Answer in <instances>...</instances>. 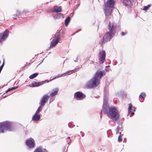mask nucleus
<instances>
[{
  "mask_svg": "<svg viewBox=\"0 0 152 152\" xmlns=\"http://www.w3.org/2000/svg\"><path fill=\"white\" fill-rule=\"evenodd\" d=\"M40 118V115L38 114L35 113L32 117V120L34 121H38Z\"/></svg>",
  "mask_w": 152,
  "mask_h": 152,
  "instance_id": "dca6fc26",
  "label": "nucleus"
},
{
  "mask_svg": "<svg viewBox=\"0 0 152 152\" xmlns=\"http://www.w3.org/2000/svg\"><path fill=\"white\" fill-rule=\"evenodd\" d=\"M66 76V75H64V73L62 74H59L58 75H57L56 76V77L57 78H58L60 77H61L63 76Z\"/></svg>",
  "mask_w": 152,
  "mask_h": 152,
  "instance_id": "c85d7f7f",
  "label": "nucleus"
},
{
  "mask_svg": "<svg viewBox=\"0 0 152 152\" xmlns=\"http://www.w3.org/2000/svg\"><path fill=\"white\" fill-rule=\"evenodd\" d=\"M107 5V6L105 7L104 9L106 18H107L112 12L114 8V0H108Z\"/></svg>",
  "mask_w": 152,
  "mask_h": 152,
  "instance_id": "20e7f679",
  "label": "nucleus"
},
{
  "mask_svg": "<svg viewBox=\"0 0 152 152\" xmlns=\"http://www.w3.org/2000/svg\"><path fill=\"white\" fill-rule=\"evenodd\" d=\"M34 152H48V151L43 147L40 145L37 147Z\"/></svg>",
  "mask_w": 152,
  "mask_h": 152,
  "instance_id": "2eb2a0df",
  "label": "nucleus"
},
{
  "mask_svg": "<svg viewBox=\"0 0 152 152\" xmlns=\"http://www.w3.org/2000/svg\"><path fill=\"white\" fill-rule=\"evenodd\" d=\"M63 15L61 13H58L56 15H54L53 17L55 19H58L59 18L61 17H62Z\"/></svg>",
  "mask_w": 152,
  "mask_h": 152,
  "instance_id": "6ab92c4d",
  "label": "nucleus"
},
{
  "mask_svg": "<svg viewBox=\"0 0 152 152\" xmlns=\"http://www.w3.org/2000/svg\"><path fill=\"white\" fill-rule=\"evenodd\" d=\"M38 73H34L29 76V78L30 79H33L36 77L38 75Z\"/></svg>",
  "mask_w": 152,
  "mask_h": 152,
  "instance_id": "5701e85b",
  "label": "nucleus"
},
{
  "mask_svg": "<svg viewBox=\"0 0 152 152\" xmlns=\"http://www.w3.org/2000/svg\"><path fill=\"white\" fill-rule=\"evenodd\" d=\"M61 7H59L57 8L54 9V12H61Z\"/></svg>",
  "mask_w": 152,
  "mask_h": 152,
  "instance_id": "393cba45",
  "label": "nucleus"
},
{
  "mask_svg": "<svg viewBox=\"0 0 152 152\" xmlns=\"http://www.w3.org/2000/svg\"><path fill=\"white\" fill-rule=\"evenodd\" d=\"M113 34L110 32H107L104 35L103 39L101 40L102 44L105 42L109 41L113 38Z\"/></svg>",
  "mask_w": 152,
  "mask_h": 152,
  "instance_id": "0eeeda50",
  "label": "nucleus"
},
{
  "mask_svg": "<svg viewBox=\"0 0 152 152\" xmlns=\"http://www.w3.org/2000/svg\"><path fill=\"white\" fill-rule=\"evenodd\" d=\"M143 96H146V94L144 92L141 93L139 95V97L142 100V101H141V102H143L144 100V98L143 97Z\"/></svg>",
  "mask_w": 152,
  "mask_h": 152,
  "instance_id": "412c9836",
  "label": "nucleus"
},
{
  "mask_svg": "<svg viewBox=\"0 0 152 152\" xmlns=\"http://www.w3.org/2000/svg\"><path fill=\"white\" fill-rule=\"evenodd\" d=\"M1 87H0V89H1Z\"/></svg>",
  "mask_w": 152,
  "mask_h": 152,
  "instance_id": "a19ab883",
  "label": "nucleus"
},
{
  "mask_svg": "<svg viewBox=\"0 0 152 152\" xmlns=\"http://www.w3.org/2000/svg\"><path fill=\"white\" fill-rule=\"evenodd\" d=\"M77 69H76L72 70L70 71H68L66 72L65 73H64V75H66V76L67 75H71L73 73L75 72Z\"/></svg>",
  "mask_w": 152,
  "mask_h": 152,
  "instance_id": "a211bd4d",
  "label": "nucleus"
},
{
  "mask_svg": "<svg viewBox=\"0 0 152 152\" xmlns=\"http://www.w3.org/2000/svg\"><path fill=\"white\" fill-rule=\"evenodd\" d=\"M61 39L60 31L57 30L54 37L51 38L53 39L49 47V49L55 47L59 42Z\"/></svg>",
  "mask_w": 152,
  "mask_h": 152,
  "instance_id": "39448f33",
  "label": "nucleus"
},
{
  "mask_svg": "<svg viewBox=\"0 0 152 152\" xmlns=\"http://www.w3.org/2000/svg\"><path fill=\"white\" fill-rule=\"evenodd\" d=\"M26 144L29 148H32L35 145L34 140L32 138H30L26 141Z\"/></svg>",
  "mask_w": 152,
  "mask_h": 152,
  "instance_id": "ddd939ff",
  "label": "nucleus"
},
{
  "mask_svg": "<svg viewBox=\"0 0 152 152\" xmlns=\"http://www.w3.org/2000/svg\"><path fill=\"white\" fill-rule=\"evenodd\" d=\"M67 142H68V144H69L71 141L70 137H69L67 138Z\"/></svg>",
  "mask_w": 152,
  "mask_h": 152,
  "instance_id": "473e14b6",
  "label": "nucleus"
},
{
  "mask_svg": "<svg viewBox=\"0 0 152 152\" xmlns=\"http://www.w3.org/2000/svg\"><path fill=\"white\" fill-rule=\"evenodd\" d=\"M92 63H93V61H92Z\"/></svg>",
  "mask_w": 152,
  "mask_h": 152,
  "instance_id": "79ce46f5",
  "label": "nucleus"
},
{
  "mask_svg": "<svg viewBox=\"0 0 152 152\" xmlns=\"http://www.w3.org/2000/svg\"><path fill=\"white\" fill-rule=\"evenodd\" d=\"M135 111V109L134 107H133L132 104H129L128 108V111L129 113H130L129 115L130 117H132L134 114V112Z\"/></svg>",
  "mask_w": 152,
  "mask_h": 152,
  "instance_id": "4468645a",
  "label": "nucleus"
},
{
  "mask_svg": "<svg viewBox=\"0 0 152 152\" xmlns=\"http://www.w3.org/2000/svg\"><path fill=\"white\" fill-rule=\"evenodd\" d=\"M28 11L27 10H24L23 12L22 13H24V12H25L26 13Z\"/></svg>",
  "mask_w": 152,
  "mask_h": 152,
  "instance_id": "4c0bfd02",
  "label": "nucleus"
},
{
  "mask_svg": "<svg viewBox=\"0 0 152 152\" xmlns=\"http://www.w3.org/2000/svg\"><path fill=\"white\" fill-rule=\"evenodd\" d=\"M106 54L105 51L104 50H102L99 53L98 59L101 64H103L104 62Z\"/></svg>",
  "mask_w": 152,
  "mask_h": 152,
  "instance_id": "1a4fd4ad",
  "label": "nucleus"
},
{
  "mask_svg": "<svg viewBox=\"0 0 152 152\" xmlns=\"http://www.w3.org/2000/svg\"><path fill=\"white\" fill-rule=\"evenodd\" d=\"M121 128H122V126H121V128L120 127L118 126L117 127V131H116V134H117L118 133V132H119V129H121Z\"/></svg>",
  "mask_w": 152,
  "mask_h": 152,
  "instance_id": "7c9ffc66",
  "label": "nucleus"
},
{
  "mask_svg": "<svg viewBox=\"0 0 152 152\" xmlns=\"http://www.w3.org/2000/svg\"><path fill=\"white\" fill-rule=\"evenodd\" d=\"M9 33V31L6 29L2 33L0 34V42L2 43L3 40L5 39L8 37Z\"/></svg>",
  "mask_w": 152,
  "mask_h": 152,
  "instance_id": "6e6552de",
  "label": "nucleus"
},
{
  "mask_svg": "<svg viewBox=\"0 0 152 152\" xmlns=\"http://www.w3.org/2000/svg\"><path fill=\"white\" fill-rule=\"evenodd\" d=\"M121 34H122V35L124 36L126 34V33L125 32H123L121 33Z\"/></svg>",
  "mask_w": 152,
  "mask_h": 152,
  "instance_id": "f704fd0d",
  "label": "nucleus"
},
{
  "mask_svg": "<svg viewBox=\"0 0 152 152\" xmlns=\"http://www.w3.org/2000/svg\"><path fill=\"white\" fill-rule=\"evenodd\" d=\"M81 29H78L77 30L76 32H75V33H74L72 35H74V34H75L76 33H77V32H79V31H81Z\"/></svg>",
  "mask_w": 152,
  "mask_h": 152,
  "instance_id": "72a5a7b5",
  "label": "nucleus"
},
{
  "mask_svg": "<svg viewBox=\"0 0 152 152\" xmlns=\"http://www.w3.org/2000/svg\"><path fill=\"white\" fill-rule=\"evenodd\" d=\"M108 98L105 94L104 95L102 110L104 114L114 121H117L119 117L118 110L115 107H110L108 104Z\"/></svg>",
  "mask_w": 152,
  "mask_h": 152,
  "instance_id": "f257e3e1",
  "label": "nucleus"
},
{
  "mask_svg": "<svg viewBox=\"0 0 152 152\" xmlns=\"http://www.w3.org/2000/svg\"><path fill=\"white\" fill-rule=\"evenodd\" d=\"M116 24L113 23H109L108 25V29L109 30L108 32H110L111 33L114 34L115 29L116 27Z\"/></svg>",
  "mask_w": 152,
  "mask_h": 152,
  "instance_id": "9d476101",
  "label": "nucleus"
},
{
  "mask_svg": "<svg viewBox=\"0 0 152 152\" xmlns=\"http://www.w3.org/2000/svg\"><path fill=\"white\" fill-rule=\"evenodd\" d=\"M44 106H41V105H40L36 111L35 113L38 114L39 113L41 112L42 111L43 108V107Z\"/></svg>",
  "mask_w": 152,
  "mask_h": 152,
  "instance_id": "4be33fe9",
  "label": "nucleus"
},
{
  "mask_svg": "<svg viewBox=\"0 0 152 152\" xmlns=\"http://www.w3.org/2000/svg\"><path fill=\"white\" fill-rule=\"evenodd\" d=\"M151 6V4H148L146 6H144V8L143 9V10L146 11Z\"/></svg>",
  "mask_w": 152,
  "mask_h": 152,
  "instance_id": "a878e982",
  "label": "nucleus"
},
{
  "mask_svg": "<svg viewBox=\"0 0 152 152\" xmlns=\"http://www.w3.org/2000/svg\"><path fill=\"white\" fill-rule=\"evenodd\" d=\"M103 75L102 71H97L93 77L86 83V86L89 88L96 87L99 84L100 80Z\"/></svg>",
  "mask_w": 152,
  "mask_h": 152,
  "instance_id": "f03ea898",
  "label": "nucleus"
},
{
  "mask_svg": "<svg viewBox=\"0 0 152 152\" xmlns=\"http://www.w3.org/2000/svg\"><path fill=\"white\" fill-rule=\"evenodd\" d=\"M86 97V95L80 91L76 92L74 94V98L77 100H81Z\"/></svg>",
  "mask_w": 152,
  "mask_h": 152,
  "instance_id": "423d86ee",
  "label": "nucleus"
},
{
  "mask_svg": "<svg viewBox=\"0 0 152 152\" xmlns=\"http://www.w3.org/2000/svg\"><path fill=\"white\" fill-rule=\"evenodd\" d=\"M56 78H57L56 77H56H53V78H52V80H55V79H56Z\"/></svg>",
  "mask_w": 152,
  "mask_h": 152,
  "instance_id": "e433bc0d",
  "label": "nucleus"
},
{
  "mask_svg": "<svg viewBox=\"0 0 152 152\" xmlns=\"http://www.w3.org/2000/svg\"><path fill=\"white\" fill-rule=\"evenodd\" d=\"M59 89L58 88H55L52 90L51 93L50 94V95L51 97L53 96L58 94V92Z\"/></svg>",
  "mask_w": 152,
  "mask_h": 152,
  "instance_id": "f3484780",
  "label": "nucleus"
},
{
  "mask_svg": "<svg viewBox=\"0 0 152 152\" xmlns=\"http://www.w3.org/2000/svg\"><path fill=\"white\" fill-rule=\"evenodd\" d=\"M121 131H123V129H121Z\"/></svg>",
  "mask_w": 152,
  "mask_h": 152,
  "instance_id": "58836bf2",
  "label": "nucleus"
},
{
  "mask_svg": "<svg viewBox=\"0 0 152 152\" xmlns=\"http://www.w3.org/2000/svg\"><path fill=\"white\" fill-rule=\"evenodd\" d=\"M110 67V66L109 65H108L106 66L105 68V70L106 72H109L110 69L109 68Z\"/></svg>",
  "mask_w": 152,
  "mask_h": 152,
  "instance_id": "cd10ccee",
  "label": "nucleus"
},
{
  "mask_svg": "<svg viewBox=\"0 0 152 152\" xmlns=\"http://www.w3.org/2000/svg\"><path fill=\"white\" fill-rule=\"evenodd\" d=\"M12 18L14 19H16L17 18H18V17L16 16V14L15 15H12Z\"/></svg>",
  "mask_w": 152,
  "mask_h": 152,
  "instance_id": "2f4dec72",
  "label": "nucleus"
},
{
  "mask_svg": "<svg viewBox=\"0 0 152 152\" xmlns=\"http://www.w3.org/2000/svg\"><path fill=\"white\" fill-rule=\"evenodd\" d=\"M21 13L18 10H16V16L18 17V16L20 15Z\"/></svg>",
  "mask_w": 152,
  "mask_h": 152,
  "instance_id": "c756f323",
  "label": "nucleus"
},
{
  "mask_svg": "<svg viewBox=\"0 0 152 152\" xmlns=\"http://www.w3.org/2000/svg\"><path fill=\"white\" fill-rule=\"evenodd\" d=\"M78 57H77L76 58V60H74V61L75 62H77L78 61Z\"/></svg>",
  "mask_w": 152,
  "mask_h": 152,
  "instance_id": "c9c22d12",
  "label": "nucleus"
},
{
  "mask_svg": "<svg viewBox=\"0 0 152 152\" xmlns=\"http://www.w3.org/2000/svg\"><path fill=\"white\" fill-rule=\"evenodd\" d=\"M47 82V83L49 82V81L48 80H45V81H42L41 82H33L31 83V86H28L30 87H37L38 86H39L40 85H42L43 84H44L46 82Z\"/></svg>",
  "mask_w": 152,
  "mask_h": 152,
  "instance_id": "f8f14e48",
  "label": "nucleus"
},
{
  "mask_svg": "<svg viewBox=\"0 0 152 152\" xmlns=\"http://www.w3.org/2000/svg\"><path fill=\"white\" fill-rule=\"evenodd\" d=\"M44 60V59H43V60L42 61V62H43V60Z\"/></svg>",
  "mask_w": 152,
  "mask_h": 152,
  "instance_id": "ea45409f",
  "label": "nucleus"
},
{
  "mask_svg": "<svg viewBox=\"0 0 152 152\" xmlns=\"http://www.w3.org/2000/svg\"><path fill=\"white\" fill-rule=\"evenodd\" d=\"M49 98V96L48 95H44L40 100L39 103L40 105L44 106L46 103L48 102Z\"/></svg>",
  "mask_w": 152,
  "mask_h": 152,
  "instance_id": "9b49d317",
  "label": "nucleus"
},
{
  "mask_svg": "<svg viewBox=\"0 0 152 152\" xmlns=\"http://www.w3.org/2000/svg\"><path fill=\"white\" fill-rule=\"evenodd\" d=\"M71 20V18L70 17H67L65 20V24L66 26H67Z\"/></svg>",
  "mask_w": 152,
  "mask_h": 152,
  "instance_id": "aec40b11",
  "label": "nucleus"
},
{
  "mask_svg": "<svg viewBox=\"0 0 152 152\" xmlns=\"http://www.w3.org/2000/svg\"><path fill=\"white\" fill-rule=\"evenodd\" d=\"M119 133H120V134L118 137V142H121V141H122V136H121V132H120Z\"/></svg>",
  "mask_w": 152,
  "mask_h": 152,
  "instance_id": "bb28decb",
  "label": "nucleus"
},
{
  "mask_svg": "<svg viewBox=\"0 0 152 152\" xmlns=\"http://www.w3.org/2000/svg\"><path fill=\"white\" fill-rule=\"evenodd\" d=\"M18 86H15L13 87L12 88H9L8 89H7L6 91H5V93L11 91L14 89H15L17 88H18Z\"/></svg>",
  "mask_w": 152,
  "mask_h": 152,
  "instance_id": "b1692460",
  "label": "nucleus"
},
{
  "mask_svg": "<svg viewBox=\"0 0 152 152\" xmlns=\"http://www.w3.org/2000/svg\"><path fill=\"white\" fill-rule=\"evenodd\" d=\"M14 124L11 122L6 121L0 123V134L6 131H12L14 129Z\"/></svg>",
  "mask_w": 152,
  "mask_h": 152,
  "instance_id": "7ed1b4c3",
  "label": "nucleus"
}]
</instances>
